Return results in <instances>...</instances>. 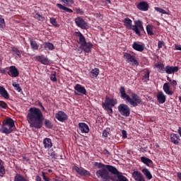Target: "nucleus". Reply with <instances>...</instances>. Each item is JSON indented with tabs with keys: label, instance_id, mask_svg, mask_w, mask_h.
I'll return each instance as SVG.
<instances>
[{
	"label": "nucleus",
	"instance_id": "473e14b6",
	"mask_svg": "<svg viewBox=\"0 0 181 181\" xmlns=\"http://www.w3.org/2000/svg\"><path fill=\"white\" fill-rule=\"evenodd\" d=\"M13 131H16L15 129H12L11 127H6L5 126L3 127V129L1 130L2 134H11V132H13Z\"/></svg>",
	"mask_w": 181,
	"mask_h": 181
},
{
	"label": "nucleus",
	"instance_id": "09e8293b",
	"mask_svg": "<svg viewBox=\"0 0 181 181\" xmlns=\"http://www.w3.org/2000/svg\"><path fill=\"white\" fill-rule=\"evenodd\" d=\"M45 49H48V50H53L54 49V45L50 42L45 43Z\"/></svg>",
	"mask_w": 181,
	"mask_h": 181
},
{
	"label": "nucleus",
	"instance_id": "393cba45",
	"mask_svg": "<svg viewBox=\"0 0 181 181\" xmlns=\"http://www.w3.org/2000/svg\"><path fill=\"white\" fill-rule=\"evenodd\" d=\"M106 169L108 173L110 172V173H112V175H116V176L120 173L119 171L115 168V167L110 165H107Z\"/></svg>",
	"mask_w": 181,
	"mask_h": 181
},
{
	"label": "nucleus",
	"instance_id": "5701e85b",
	"mask_svg": "<svg viewBox=\"0 0 181 181\" xmlns=\"http://www.w3.org/2000/svg\"><path fill=\"white\" fill-rule=\"evenodd\" d=\"M74 170H76V172H77V173H78V175H81V176H88V175H90V173H88V171L83 168H80L77 166H74Z\"/></svg>",
	"mask_w": 181,
	"mask_h": 181
},
{
	"label": "nucleus",
	"instance_id": "412c9836",
	"mask_svg": "<svg viewBox=\"0 0 181 181\" xmlns=\"http://www.w3.org/2000/svg\"><path fill=\"white\" fill-rule=\"evenodd\" d=\"M180 141V136L177 135L175 133L170 134V142L174 144V145H179V142Z\"/></svg>",
	"mask_w": 181,
	"mask_h": 181
},
{
	"label": "nucleus",
	"instance_id": "2f4dec72",
	"mask_svg": "<svg viewBox=\"0 0 181 181\" xmlns=\"http://www.w3.org/2000/svg\"><path fill=\"white\" fill-rule=\"evenodd\" d=\"M123 23L124 26L127 28H130V29H132V20H131L129 18H125L123 21Z\"/></svg>",
	"mask_w": 181,
	"mask_h": 181
},
{
	"label": "nucleus",
	"instance_id": "680f3d73",
	"mask_svg": "<svg viewBox=\"0 0 181 181\" xmlns=\"http://www.w3.org/2000/svg\"><path fill=\"white\" fill-rule=\"evenodd\" d=\"M51 156L52 159H57V153L55 151L51 153Z\"/></svg>",
	"mask_w": 181,
	"mask_h": 181
},
{
	"label": "nucleus",
	"instance_id": "de8ad7c7",
	"mask_svg": "<svg viewBox=\"0 0 181 181\" xmlns=\"http://www.w3.org/2000/svg\"><path fill=\"white\" fill-rule=\"evenodd\" d=\"M50 80L51 81H53L54 83H56L57 81V78H56V71H52L50 75Z\"/></svg>",
	"mask_w": 181,
	"mask_h": 181
},
{
	"label": "nucleus",
	"instance_id": "4468645a",
	"mask_svg": "<svg viewBox=\"0 0 181 181\" xmlns=\"http://www.w3.org/2000/svg\"><path fill=\"white\" fill-rule=\"evenodd\" d=\"M78 129L81 134H88V132H90V127H88V124L84 122L78 124Z\"/></svg>",
	"mask_w": 181,
	"mask_h": 181
},
{
	"label": "nucleus",
	"instance_id": "f257e3e1",
	"mask_svg": "<svg viewBox=\"0 0 181 181\" xmlns=\"http://www.w3.org/2000/svg\"><path fill=\"white\" fill-rule=\"evenodd\" d=\"M43 119L45 117L40 109L37 107H30L27 115V121L30 124V128L40 129L43 127Z\"/></svg>",
	"mask_w": 181,
	"mask_h": 181
},
{
	"label": "nucleus",
	"instance_id": "4be33fe9",
	"mask_svg": "<svg viewBox=\"0 0 181 181\" xmlns=\"http://www.w3.org/2000/svg\"><path fill=\"white\" fill-rule=\"evenodd\" d=\"M75 35H76L78 37V45H83L84 43H86L87 41H86V37H84V35H83V34L78 31V32H75Z\"/></svg>",
	"mask_w": 181,
	"mask_h": 181
},
{
	"label": "nucleus",
	"instance_id": "7ed1b4c3",
	"mask_svg": "<svg viewBox=\"0 0 181 181\" xmlns=\"http://www.w3.org/2000/svg\"><path fill=\"white\" fill-rule=\"evenodd\" d=\"M117 110L122 117H128L129 115H131V109L129 108V106L125 103L119 105Z\"/></svg>",
	"mask_w": 181,
	"mask_h": 181
},
{
	"label": "nucleus",
	"instance_id": "c9c22d12",
	"mask_svg": "<svg viewBox=\"0 0 181 181\" xmlns=\"http://www.w3.org/2000/svg\"><path fill=\"white\" fill-rule=\"evenodd\" d=\"M142 173H144V175H145L146 177L148 179V180H151V179H152V174H151V172L148 171V169H143Z\"/></svg>",
	"mask_w": 181,
	"mask_h": 181
},
{
	"label": "nucleus",
	"instance_id": "ea45409f",
	"mask_svg": "<svg viewBox=\"0 0 181 181\" xmlns=\"http://www.w3.org/2000/svg\"><path fill=\"white\" fill-rule=\"evenodd\" d=\"M34 18L35 19H37V21H39L40 22H43L45 21V17L40 14H39V13H37L34 15Z\"/></svg>",
	"mask_w": 181,
	"mask_h": 181
},
{
	"label": "nucleus",
	"instance_id": "13d9d810",
	"mask_svg": "<svg viewBox=\"0 0 181 181\" xmlns=\"http://www.w3.org/2000/svg\"><path fill=\"white\" fill-rule=\"evenodd\" d=\"M163 45H165V42H163V41H158V49H162V47H163Z\"/></svg>",
	"mask_w": 181,
	"mask_h": 181
},
{
	"label": "nucleus",
	"instance_id": "052dcab7",
	"mask_svg": "<svg viewBox=\"0 0 181 181\" xmlns=\"http://www.w3.org/2000/svg\"><path fill=\"white\" fill-rule=\"evenodd\" d=\"M109 134H110V132H108V131L104 130V131L103 132V136L104 138H107Z\"/></svg>",
	"mask_w": 181,
	"mask_h": 181
},
{
	"label": "nucleus",
	"instance_id": "4c0bfd02",
	"mask_svg": "<svg viewBox=\"0 0 181 181\" xmlns=\"http://www.w3.org/2000/svg\"><path fill=\"white\" fill-rule=\"evenodd\" d=\"M4 163L0 159V176L2 177L5 173V167L4 166Z\"/></svg>",
	"mask_w": 181,
	"mask_h": 181
},
{
	"label": "nucleus",
	"instance_id": "3c124183",
	"mask_svg": "<svg viewBox=\"0 0 181 181\" xmlns=\"http://www.w3.org/2000/svg\"><path fill=\"white\" fill-rule=\"evenodd\" d=\"M155 11L157 12H159L160 13H163V15H166L168 13L166 12V10H164L159 7H155Z\"/></svg>",
	"mask_w": 181,
	"mask_h": 181
},
{
	"label": "nucleus",
	"instance_id": "f704fd0d",
	"mask_svg": "<svg viewBox=\"0 0 181 181\" xmlns=\"http://www.w3.org/2000/svg\"><path fill=\"white\" fill-rule=\"evenodd\" d=\"M142 173H141V172L139 171H134L132 173V177H134V180H138V179H140L141 177H142Z\"/></svg>",
	"mask_w": 181,
	"mask_h": 181
},
{
	"label": "nucleus",
	"instance_id": "e433bc0d",
	"mask_svg": "<svg viewBox=\"0 0 181 181\" xmlns=\"http://www.w3.org/2000/svg\"><path fill=\"white\" fill-rule=\"evenodd\" d=\"M65 6H71L74 4V0H59Z\"/></svg>",
	"mask_w": 181,
	"mask_h": 181
},
{
	"label": "nucleus",
	"instance_id": "aec40b11",
	"mask_svg": "<svg viewBox=\"0 0 181 181\" xmlns=\"http://www.w3.org/2000/svg\"><path fill=\"white\" fill-rule=\"evenodd\" d=\"M132 48L136 52H142L145 50V44H138L136 42H134L132 45Z\"/></svg>",
	"mask_w": 181,
	"mask_h": 181
},
{
	"label": "nucleus",
	"instance_id": "bf43d9fd",
	"mask_svg": "<svg viewBox=\"0 0 181 181\" xmlns=\"http://www.w3.org/2000/svg\"><path fill=\"white\" fill-rule=\"evenodd\" d=\"M122 134L123 139H127V138H128L127 132L125 130L122 131Z\"/></svg>",
	"mask_w": 181,
	"mask_h": 181
},
{
	"label": "nucleus",
	"instance_id": "6e6d98bb",
	"mask_svg": "<svg viewBox=\"0 0 181 181\" xmlns=\"http://www.w3.org/2000/svg\"><path fill=\"white\" fill-rule=\"evenodd\" d=\"M8 70V67L4 69L0 68V73H1V74H8V72L9 71Z\"/></svg>",
	"mask_w": 181,
	"mask_h": 181
},
{
	"label": "nucleus",
	"instance_id": "c85d7f7f",
	"mask_svg": "<svg viewBox=\"0 0 181 181\" xmlns=\"http://www.w3.org/2000/svg\"><path fill=\"white\" fill-rule=\"evenodd\" d=\"M0 94L1 97L5 98L6 100H8L9 98V93H8V91L4 86H0Z\"/></svg>",
	"mask_w": 181,
	"mask_h": 181
},
{
	"label": "nucleus",
	"instance_id": "603ef678",
	"mask_svg": "<svg viewBox=\"0 0 181 181\" xmlns=\"http://www.w3.org/2000/svg\"><path fill=\"white\" fill-rule=\"evenodd\" d=\"M12 52H13L14 53H16V54H17V56L21 58L22 57V55H21V51H19V49H18V48L16 47H13L12 48Z\"/></svg>",
	"mask_w": 181,
	"mask_h": 181
},
{
	"label": "nucleus",
	"instance_id": "6e6552de",
	"mask_svg": "<svg viewBox=\"0 0 181 181\" xmlns=\"http://www.w3.org/2000/svg\"><path fill=\"white\" fill-rule=\"evenodd\" d=\"M75 23L76 26H78V28H81V29H88V24L81 17H77L75 18Z\"/></svg>",
	"mask_w": 181,
	"mask_h": 181
},
{
	"label": "nucleus",
	"instance_id": "9b49d317",
	"mask_svg": "<svg viewBox=\"0 0 181 181\" xmlns=\"http://www.w3.org/2000/svg\"><path fill=\"white\" fill-rule=\"evenodd\" d=\"M55 118H57V119L59 121V122H64V121H67V119H69V117L63 111H59L55 115Z\"/></svg>",
	"mask_w": 181,
	"mask_h": 181
},
{
	"label": "nucleus",
	"instance_id": "c03bdc74",
	"mask_svg": "<svg viewBox=\"0 0 181 181\" xmlns=\"http://www.w3.org/2000/svg\"><path fill=\"white\" fill-rule=\"evenodd\" d=\"M149 74H151V72L149 71H146L145 72V74L143 76V81L145 83H148V81L149 80Z\"/></svg>",
	"mask_w": 181,
	"mask_h": 181
},
{
	"label": "nucleus",
	"instance_id": "49530a36",
	"mask_svg": "<svg viewBox=\"0 0 181 181\" xmlns=\"http://www.w3.org/2000/svg\"><path fill=\"white\" fill-rule=\"evenodd\" d=\"M12 86L15 88V90L18 91V93H21V91H22V88H21L19 83H13Z\"/></svg>",
	"mask_w": 181,
	"mask_h": 181
},
{
	"label": "nucleus",
	"instance_id": "f8f14e48",
	"mask_svg": "<svg viewBox=\"0 0 181 181\" xmlns=\"http://www.w3.org/2000/svg\"><path fill=\"white\" fill-rule=\"evenodd\" d=\"M80 49L85 52V53H91V49H93V43L84 42L80 46Z\"/></svg>",
	"mask_w": 181,
	"mask_h": 181
},
{
	"label": "nucleus",
	"instance_id": "1a4fd4ad",
	"mask_svg": "<svg viewBox=\"0 0 181 181\" xmlns=\"http://www.w3.org/2000/svg\"><path fill=\"white\" fill-rule=\"evenodd\" d=\"M74 90H76L74 92L75 95H80L78 93L83 94V95H87V90H86V88L81 84L77 83L74 86Z\"/></svg>",
	"mask_w": 181,
	"mask_h": 181
},
{
	"label": "nucleus",
	"instance_id": "864d4df0",
	"mask_svg": "<svg viewBox=\"0 0 181 181\" xmlns=\"http://www.w3.org/2000/svg\"><path fill=\"white\" fill-rule=\"evenodd\" d=\"M105 111H107V112L111 115V114H112L113 111H112V108H114V107H103Z\"/></svg>",
	"mask_w": 181,
	"mask_h": 181
},
{
	"label": "nucleus",
	"instance_id": "69168bd1",
	"mask_svg": "<svg viewBox=\"0 0 181 181\" xmlns=\"http://www.w3.org/2000/svg\"><path fill=\"white\" fill-rule=\"evenodd\" d=\"M136 181H145V178L144 177V176H142Z\"/></svg>",
	"mask_w": 181,
	"mask_h": 181
},
{
	"label": "nucleus",
	"instance_id": "cd10ccee",
	"mask_svg": "<svg viewBox=\"0 0 181 181\" xmlns=\"http://www.w3.org/2000/svg\"><path fill=\"white\" fill-rule=\"evenodd\" d=\"M163 90L165 93V94H168V95H173V91L170 90V88L169 87V83H165L163 86Z\"/></svg>",
	"mask_w": 181,
	"mask_h": 181
},
{
	"label": "nucleus",
	"instance_id": "7c9ffc66",
	"mask_svg": "<svg viewBox=\"0 0 181 181\" xmlns=\"http://www.w3.org/2000/svg\"><path fill=\"white\" fill-rule=\"evenodd\" d=\"M57 8H59L61 11H64V12H68V13H73L71 8L63 6L62 4H57Z\"/></svg>",
	"mask_w": 181,
	"mask_h": 181
},
{
	"label": "nucleus",
	"instance_id": "0eeeda50",
	"mask_svg": "<svg viewBox=\"0 0 181 181\" xmlns=\"http://www.w3.org/2000/svg\"><path fill=\"white\" fill-rule=\"evenodd\" d=\"M139 29L140 30H144V25L142 24V21H141V20L135 21V25L132 26V30H134L137 36H141V31H139Z\"/></svg>",
	"mask_w": 181,
	"mask_h": 181
},
{
	"label": "nucleus",
	"instance_id": "4d7b16f0",
	"mask_svg": "<svg viewBox=\"0 0 181 181\" xmlns=\"http://www.w3.org/2000/svg\"><path fill=\"white\" fill-rule=\"evenodd\" d=\"M74 11L76 12V13H79V15H83L84 13V11L80 8H76Z\"/></svg>",
	"mask_w": 181,
	"mask_h": 181
},
{
	"label": "nucleus",
	"instance_id": "6ab92c4d",
	"mask_svg": "<svg viewBox=\"0 0 181 181\" xmlns=\"http://www.w3.org/2000/svg\"><path fill=\"white\" fill-rule=\"evenodd\" d=\"M111 180L112 181H128V178L122 175V173L117 174V176H112Z\"/></svg>",
	"mask_w": 181,
	"mask_h": 181
},
{
	"label": "nucleus",
	"instance_id": "338daca9",
	"mask_svg": "<svg viewBox=\"0 0 181 181\" xmlns=\"http://www.w3.org/2000/svg\"><path fill=\"white\" fill-rule=\"evenodd\" d=\"M36 181H42V177H40V176L37 175L36 177Z\"/></svg>",
	"mask_w": 181,
	"mask_h": 181
},
{
	"label": "nucleus",
	"instance_id": "b1692460",
	"mask_svg": "<svg viewBox=\"0 0 181 181\" xmlns=\"http://www.w3.org/2000/svg\"><path fill=\"white\" fill-rule=\"evenodd\" d=\"M43 145L45 149H50V148L53 146V144L52 143V139L49 138L44 139Z\"/></svg>",
	"mask_w": 181,
	"mask_h": 181
},
{
	"label": "nucleus",
	"instance_id": "dca6fc26",
	"mask_svg": "<svg viewBox=\"0 0 181 181\" xmlns=\"http://www.w3.org/2000/svg\"><path fill=\"white\" fill-rule=\"evenodd\" d=\"M165 70L167 74H173L174 73H177V71H179V67L168 65L165 66Z\"/></svg>",
	"mask_w": 181,
	"mask_h": 181
},
{
	"label": "nucleus",
	"instance_id": "0e129e2a",
	"mask_svg": "<svg viewBox=\"0 0 181 181\" xmlns=\"http://www.w3.org/2000/svg\"><path fill=\"white\" fill-rule=\"evenodd\" d=\"M175 48L176 50H180L181 51V45H175Z\"/></svg>",
	"mask_w": 181,
	"mask_h": 181
},
{
	"label": "nucleus",
	"instance_id": "37998d69",
	"mask_svg": "<svg viewBox=\"0 0 181 181\" xmlns=\"http://www.w3.org/2000/svg\"><path fill=\"white\" fill-rule=\"evenodd\" d=\"M49 22L51 25L54 26V28H59V26H60V25L57 23V21H56V18H50Z\"/></svg>",
	"mask_w": 181,
	"mask_h": 181
},
{
	"label": "nucleus",
	"instance_id": "a878e982",
	"mask_svg": "<svg viewBox=\"0 0 181 181\" xmlns=\"http://www.w3.org/2000/svg\"><path fill=\"white\" fill-rule=\"evenodd\" d=\"M157 100L159 104H164V103L166 101V96H165L163 92L160 91L158 93Z\"/></svg>",
	"mask_w": 181,
	"mask_h": 181
},
{
	"label": "nucleus",
	"instance_id": "f03ea898",
	"mask_svg": "<svg viewBox=\"0 0 181 181\" xmlns=\"http://www.w3.org/2000/svg\"><path fill=\"white\" fill-rule=\"evenodd\" d=\"M119 93L121 98L126 101V104H129L132 107H138V105L142 103V99L136 93H132L131 96L127 94L124 86L119 88Z\"/></svg>",
	"mask_w": 181,
	"mask_h": 181
},
{
	"label": "nucleus",
	"instance_id": "58836bf2",
	"mask_svg": "<svg viewBox=\"0 0 181 181\" xmlns=\"http://www.w3.org/2000/svg\"><path fill=\"white\" fill-rule=\"evenodd\" d=\"M6 28V24L5 23V19L0 16V30H4Z\"/></svg>",
	"mask_w": 181,
	"mask_h": 181
},
{
	"label": "nucleus",
	"instance_id": "9d476101",
	"mask_svg": "<svg viewBox=\"0 0 181 181\" xmlns=\"http://www.w3.org/2000/svg\"><path fill=\"white\" fill-rule=\"evenodd\" d=\"M35 59L37 62H39L41 64H44L45 66H49V64H50V59L45 57V55H37Z\"/></svg>",
	"mask_w": 181,
	"mask_h": 181
},
{
	"label": "nucleus",
	"instance_id": "774afa93",
	"mask_svg": "<svg viewBox=\"0 0 181 181\" xmlns=\"http://www.w3.org/2000/svg\"><path fill=\"white\" fill-rule=\"evenodd\" d=\"M98 168H104V164L99 163Z\"/></svg>",
	"mask_w": 181,
	"mask_h": 181
},
{
	"label": "nucleus",
	"instance_id": "423d86ee",
	"mask_svg": "<svg viewBox=\"0 0 181 181\" xmlns=\"http://www.w3.org/2000/svg\"><path fill=\"white\" fill-rule=\"evenodd\" d=\"M123 57H124V59H125V60H126V62H127V63H131V64H132V66H139V62H138V60H136V59H135L134 55H132L131 54H129L128 52H124Z\"/></svg>",
	"mask_w": 181,
	"mask_h": 181
},
{
	"label": "nucleus",
	"instance_id": "72a5a7b5",
	"mask_svg": "<svg viewBox=\"0 0 181 181\" xmlns=\"http://www.w3.org/2000/svg\"><path fill=\"white\" fill-rule=\"evenodd\" d=\"M146 32H147V34L149 35V36H152L154 35L153 33V25H146Z\"/></svg>",
	"mask_w": 181,
	"mask_h": 181
},
{
	"label": "nucleus",
	"instance_id": "79ce46f5",
	"mask_svg": "<svg viewBox=\"0 0 181 181\" xmlns=\"http://www.w3.org/2000/svg\"><path fill=\"white\" fill-rule=\"evenodd\" d=\"M45 125L46 128H49V129H52L53 128V124H52V122H50V120L47 119L45 120Z\"/></svg>",
	"mask_w": 181,
	"mask_h": 181
},
{
	"label": "nucleus",
	"instance_id": "39448f33",
	"mask_svg": "<svg viewBox=\"0 0 181 181\" xmlns=\"http://www.w3.org/2000/svg\"><path fill=\"white\" fill-rule=\"evenodd\" d=\"M118 104V100L114 98L105 97V102L102 103L103 107H115Z\"/></svg>",
	"mask_w": 181,
	"mask_h": 181
},
{
	"label": "nucleus",
	"instance_id": "e2e57ef3",
	"mask_svg": "<svg viewBox=\"0 0 181 181\" xmlns=\"http://www.w3.org/2000/svg\"><path fill=\"white\" fill-rule=\"evenodd\" d=\"M170 83L172 84L174 88H176V86H177V82L176 81V80L172 81Z\"/></svg>",
	"mask_w": 181,
	"mask_h": 181
},
{
	"label": "nucleus",
	"instance_id": "bb28decb",
	"mask_svg": "<svg viewBox=\"0 0 181 181\" xmlns=\"http://www.w3.org/2000/svg\"><path fill=\"white\" fill-rule=\"evenodd\" d=\"M98 74H100V69L98 68L92 69L89 73V76L91 78H97Z\"/></svg>",
	"mask_w": 181,
	"mask_h": 181
},
{
	"label": "nucleus",
	"instance_id": "f3484780",
	"mask_svg": "<svg viewBox=\"0 0 181 181\" xmlns=\"http://www.w3.org/2000/svg\"><path fill=\"white\" fill-rule=\"evenodd\" d=\"M3 125L4 126L8 125L9 128H11L13 129H16V127H15V122H13V119L11 117H8L6 120H4Z\"/></svg>",
	"mask_w": 181,
	"mask_h": 181
},
{
	"label": "nucleus",
	"instance_id": "a18cd8bd",
	"mask_svg": "<svg viewBox=\"0 0 181 181\" xmlns=\"http://www.w3.org/2000/svg\"><path fill=\"white\" fill-rule=\"evenodd\" d=\"M14 181H26V180L21 174H17L14 177Z\"/></svg>",
	"mask_w": 181,
	"mask_h": 181
},
{
	"label": "nucleus",
	"instance_id": "ddd939ff",
	"mask_svg": "<svg viewBox=\"0 0 181 181\" xmlns=\"http://www.w3.org/2000/svg\"><path fill=\"white\" fill-rule=\"evenodd\" d=\"M8 76L10 77H19V70L15 66H11L9 67V71H8Z\"/></svg>",
	"mask_w": 181,
	"mask_h": 181
},
{
	"label": "nucleus",
	"instance_id": "5fc2aeb1",
	"mask_svg": "<svg viewBox=\"0 0 181 181\" xmlns=\"http://www.w3.org/2000/svg\"><path fill=\"white\" fill-rule=\"evenodd\" d=\"M0 107L4 110H6V108H8V104H6V103L4 101L0 100Z\"/></svg>",
	"mask_w": 181,
	"mask_h": 181
},
{
	"label": "nucleus",
	"instance_id": "2eb2a0df",
	"mask_svg": "<svg viewBox=\"0 0 181 181\" xmlns=\"http://www.w3.org/2000/svg\"><path fill=\"white\" fill-rule=\"evenodd\" d=\"M137 8H139V11L146 12V11L149 9V4L146 1H141L137 4Z\"/></svg>",
	"mask_w": 181,
	"mask_h": 181
},
{
	"label": "nucleus",
	"instance_id": "c756f323",
	"mask_svg": "<svg viewBox=\"0 0 181 181\" xmlns=\"http://www.w3.org/2000/svg\"><path fill=\"white\" fill-rule=\"evenodd\" d=\"M29 42L33 50H39V45H37V42L33 38H29Z\"/></svg>",
	"mask_w": 181,
	"mask_h": 181
},
{
	"label": "nucleus",
	"instance_id": "20e7f679",
	"mask_svg": "<svg viewBox=\"0 0 181 181\" xmlns=\"http://www.w3.org/2000/svg\"><path fill=\"white\" fill-rule=\"evenodd\" d=\"M96 175L98 177H101L103 181H107L108 179H110L111 180V178L112 177V176H110V173H108V170H107L105 167L98 170L96 172Z\"/></svg>",
	"mask_w": 181,
	"mask_h": 181
},
{
	"label": "nucleus",
	"instance_id": "8fccbe9b",
	"mask_svg": "<svg viewBox=\"0 0 181 181\" xmlns=\"http://www.w3.org/2000/svg\"><path fill=\"white\" fill-rule=\"evenodd\" d=\"M155 66L157 69H159L160 71H163V70H165V65H163V64L157 63V64H155Z\"/></svg>",
	"mask_w": 181,
	"mask_h": 181
},
{
	"label": "nucleus",
	"instance_id": "a19ab883",
	"mask_svg": "<svg viewBox=\"0 0 181 181\" xmlns=\"http://www.w3.org/2000/svg\"><path fill=\"white\" fill-rule=\"evenodd\" d=\"M141 162L144 163V165H146L147 166H149L150 168H152V160L151 159H141Z\"/></svg>",
	"mask_w": 181,
	"mask_h": 181
},
{
	"label": "nucleus",
	"instance_id": "a211bd4d",
	"mask_svg": "<svg viewBox=\"0 0 181 181\" xmlns=\"http://www.w3.org/2000/svg\"><path fill=\"white\" fill-rule=\"evenodd\" d=\"M111 180L112 181H128V178L122 175V173L117 174V176H112Z\"/></svg>",
	"mask_w": 181,
	"mask_h": 181
}]
</instances>
